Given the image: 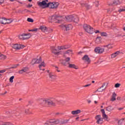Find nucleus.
<instances>
[{"label": "nucleus", "mask_w": 125, "mask_h": 125, "mask_svg": "<svg viewBox=\"0 0 125 125\" xmlns=\"http://www.w3.org/2000/svg\"><path fill=\"white\" fill-rule=\"evenodd\" d=\"M67 53H70V52H71V50H68L67 51H66Z\"/></svg>", "instance_id": "864d4df0"}, {"label": "nucleus", "mask_w": 125, "mask_h": 125, "mask_svg": "<svg viewBox=\"0 0 125 125\" xmlns=\"http://www.w3.org/2000/svg\"><path fill=\"white\" fill-rule=\"evenodd\" d=\"M28 31L29 32H37L38 28H34L33 29L29 30Z\"/></svg>", "instance_id": "e433bc0d"}, {"label": "nucleus", "mask_w": 125, "mask_h": 125, "mask_svg": "<svg viewBox=\"0 0 125 125\" xmlns=\"http://www.w3.org/2000/svg\"><path fill=\"white\" fill-rule=\"evenodd\" d=\"M27 21L28 22H31V23H33V22H34V20H33V19H31L30 18H28L27 19Z\"/></svg>", "instance_id": "c9c22d12"}, {"label": "nucleus", "mask_w": 125, "mask_h": 125, "mask_svg": "<svg viewBox=\"0 0 125 125\" xmlns=\"http://www.w3.org/2000/svg\"><path fill=\"white\" fill-rule=\"evenodd\" d=\"M87 103H88V104H89L90 103H91V101L88 100L87 101Z\"/></svg>", "instance_id": "6e6d98bb"}, {"label": "nucleus", "mask_w": 125, "mask_h": 125, "mask_svg": "<svg viewBox=\"0 0 125 125\" xmlns=\"http://www.w3.org/2000/svg\"><path fill=\"white\" fill-rule=\"evenodd\" d=\"M0 57H1V59H6V56H5L4 55L0 54Z\"/></svg>", "instance_id": "4c0bfd02"}, {"label": "nucleus", "mask_w": 125, "mask_h": 125, "mask_svg": "<svg viewBox=\"0 0 125 125\" xmlns=\"http://www.w3.org/2000/svg\"><path fill=\"white\" fill-rule=\"evenodd\" d=\"M104 47H106L108 50H109V49H111V48H113V44H109L108 45H104Z\"/></svg>", "instance_id": "4be33fe9"}, {"label": "nucleus", "mask_w": 125, "mask_h": 125, "mask_svg": "<svg viewBox=\"0 0 125 125\" xmlns=\"http://www.w3.org/2000/svg\"><path fill=\"white\" fill-rule=\"evenodd\" d=\"M48 0H44L42 2H40L38 3V5L42 7V8H45V7H49V8H57L59 5V2H49L47 3Z\"/></svg>", "instance_id": "f257e3e1"}, {"label": "nucleus", "mask_w": 125, "mask_h": 125, "mask_svg": "<svg viewBox=\"0 0 125 125\" xmlns=\"http://www.w3.org/2000/svg\"><path fill=\"white\" fill-rule=\"evenodd\" d=\"M104 87V85H103L101 87L99 88L97 91H98V92H102L103 90H104V89H103Z\"/></svg>", "instance_id": "a878e982"}, {"label": "nucleus", "mask_w": 125, "mask_h": 125, "mask_svg": "<svg viewBox=\"0 0 125 125\" xmlns=\"http://www.w3.org/2000/svg\"><path fill=\"white\" fill-rule=\"evenodd\" d=\"M92 83H94V81H92Z\"/></svg>", "instance_id": "338daca9"}, {"label": "nucleus", "mask_w": 125, "mask_h": 125, "mask_svg": "<svg viewBox=\"0 0 125 125\" xmlns=\"http://www.w3.org/2000/svg\"><path fill=\"white\" fill-rule=\"evenodd\" d=\"M94 103H95V104H97L98 102H97V101H94Z\"/></svg>", "instance_id": "4d7b16f0"}, {"label": "nucleus", "mask_w": 125, "mask_h": 125, "mask_svg": "<svg viewBox=\"0 0 125 125\" xmlns=\"http://www.w3.org/2000/svg\"><path fill=\"white\" fill-rule=\"evenodd\" d=\"M44 101L46 105L52 107H55V106H56V103L58 102L57 99L55 98H49L45 99Z\"/></svg>", "instance_id": "f03ea898"}, {"label": "nucleus", "mask_w": 125, "mask_h": 125, "mask_svg": "<svg viewBox=\"0 0 125 125\" xmlns=\"http://www.w3.org/2000/svg\"><path fill=\"white\" fill-rule=\"evenodd\" d=\"M60 27L63 31H69V30H72L73 29V26L71 24H62Z\"/></svg>", "instance_id": "0eeeda50"}, {"label": "nucleus", "mask_w": 125, "mask_h": 125, "mask_svg": "<svg viewBox=\"0 0 125 125\" xmlns=\"http://www.w3.org/2000/svg\"><path fill=\"white\" fill-rule=\"evenodd\" d=\"M9 114H14V112H13V111H12V110H9Z\"/></svg>", "instance_id": "09e8293b"}, {"label": "nucleus", "mask_w": 125, "mask_h": 125, "mask_svg": "<svg viewBox=\"0 0 125 125\" xmlns=\"http://www.w3.org/2000/svg\"><path fill=\"white\" fill-rule=\"evenodd\" d=\"M123 108H118V110H123Z\"/></svg>", "instance_id": "13d9d810"}, {"label": "nucleus", "mask_w": 125, "mask_h": 125, "mask_svg": "<svg viewBox=\"0 0 125 125\" xmlns=\"http://www.w3.org/2000/svg\"><path fill=\"white\" fill-rule=\"evenodd\" d=\"M32 6H33V5L32 4H28V5H27V7L28 8H30V7H32Z\"/></svg>", "instance_id": "49530a36"}, {"label": "nucleus", "mask_w": 125, "mask_h": 125, "mask_svg": "<svg viewBox=\"0 0 125 125\" xmlns=\"http://www.w3.org/2000/svg\"><path fill=\"white\" fill-rule=\"evenodd\" d=\"M40 29L42 32H46V31H47V28H46V27H45L44 26H40Z\"/></svg>", "instance_id": "5701e85b"}, {"label": "nucleus", "mask_w": 125, "mask_h": 125, "mask_svg": "<svg viewBox=\"0 0 125 125\" xmlns=\"http://www.w3.org/2000/svg\"><path fill=\"white\" fill-rule=\"evenodd\" d=\"M104 49L100 47H97L95 48L94 51L96 53L101 54L104 52Z\"/></svg>", "instance_id": "9b49d317"}, {"label": "nucleus", "mask_w": 125, "mask_h": 125, "mask_svg": "<svg viewBox=\"0 0 125 125\" xmlns=\"http://www.w3.org/2000/svg\"><path fill=\"white\" fill-rule=\"evenodd\" d=\"M82 60L84 61V62H86V64H90V58L87 55H85L83 58Z\"/></svg>", "instance_id": "9d476101"}, {"label": "nucleus", "mask_w": 125, "mask_h": 125, "mask_svg": "<svg viewBox=\"0 0 125 125\" xmlns=\"http://www.w3.org/2000/svg\"><path fill=\"white\" fill-rule=\"evenodd\" d=\"M32 63L33 64H40V63H41V64L39 65L40 70H42V71H44V69L42 68V67H43V68L45 67V65L44 64V62H42V57H40L39 59H34L32 61Z\"/></svg>", "instance_id": "20e7f679"}, {"label": "nucleus", "mask_w": 125, "mask_h": 125, "mask_svg": "<svg viewBox=\"0 0 125 125\" xmlns=\"http://www.w3.org/2000/svg\"><path fill=\"white\" fill-rule=\"evenodd\" d=\"M116 96H117V94L113 92L112 95V97L110 99V101H115L116 100Z\"/></svg>", "instance_id": "412c9836"}, {"label": "nucleus", "mask_w": 125, "mask_h": 125, "mask_svg": "<svg viewBox=\"0 0 125 125\" xmlns=\"http://www.w3.org/2000/svg\"><path fill=\"white\" fill-rule=\"evenodd\" d=\"M120 53H121V52L119 51H117V52H115L114 53L111 55V58L112 59L115 58V57H117V56H118V55H119Z\"/></svg>", "instance_id": "a211bd4d"}, {"label": "nucleus", "mask_w": 125, "mask_h": 125, "mask_svg": "<svg viewBox=\"0 0 125 125\" xmlns=\"http://www.w3.org/2000/svg\"><path fill=\"white\" fill-rule=\"evenodd\" d=\"M32 37V35L31 34H23V38H24V40H28L30 39Z\"/></svg>", "instance_id": "f3484780"}, {"label": "nucleus", "mask_w": 125, "mask_h": 125, "mask_svg": "<svg viewBox=\"0 0 125 125\" xmlns=\"http://www.w3.org/2000/svg\"><path fill=\"white\" fill-rule=\"evenodd\" d=\"M83 121H84V120H81L82 122H83Z\"/></svg>", "instance_id": "69168bd1"}, {"label": "nucleus", "mask_w": 125, "mask_h": 125, "mask_svg": "<svg viewBox=\"0 0 125 125\" xmlns=\"http://www.w3.org/2000/svg\"><path fill=\"white\" fill-rule=\"evenodd\" d=\"M71 60V58L70 57H67L65 59V62H69Z\"/></svg>", "instance_id": "79ce46f5"}, {"label": "nucleus", "mask_w": 125, "mask_h": 125, "mask_svg": "<svg viewBox=\"0 0 125 125\" xmlns=\"http://www.w3.org/2000/svg\"><path fill=\"white\" fill-rule=\"evenodd\" d=\"M4 1V0H0V4L1 3H3V2Z\"/></svg>", "instance_id": "603ef678"}, {"label": "nucleus", "mask_w": 125, "mask_h": 125, "mask_svg": "<svg viewBox=\"0 0 125 125\" xmlns=\"http://www.w3.org/2000/svg\"><path fill=\"white\" fill-rule=\"evenodd\" d=\"M120 2L118 0L113 2V4H115V5H117V4H120Z\"/></svg>", "instance_id": "f704fd0d"}, {"label": "nucleus", "mask_w": 125, "mask_h": 125, "mask_svg": "<svg viewBox=\"0 0 125 125\" xmlns=\"http://www.w3.org/2000/svg\"><path fill=\"white\" fill-rule=\"evenodd\" d=\"M61 17H57L56 18V19L57 20H58V23H62V21H63L62 19H61Z\"/></svg>", "instance_id": "bb28decb"}, {"label": "nucleus", "mask_w": 125, "mask_h": 125, "mask_svg": "<svg viewBox=\"0 0 125 125\" xmlns=\"http://www.w3.org/2000/svg\"><path fill=\"white\" fill-rule=\"evenodd\" d=\"M23 73H25V71H24L23 68H22L21 70L19 71V74H23Z\"/></svg>", "instance_id": "ea45409f"}, {"label": "nucleus", "mask_w": 125, "mask_h": 125, "mask_svg": "<svg viewBox=\"0 0 125 125\" xmlns=\"http://www.w3.org/2000/svg\"><path fill=\"white\" fill-rule=\"evenodd\" d=\"M95 42L96 43H100L101 42V37H98L96 39Z\"/></svg>", "instance_id": "b1692460"}, {"label": "nucleus", "mask_w": 125, "mask_h": 125, "mask_svg": "<svg viewBox=\"0 0 125 125\" xmlns=\"http://www.w3.org/2000/svg\"><path fill=\"white\" fill-rule=\"evenodd\" d=\"M68 122H69V120H65L62 122V124H67Z\"/></svg>", "instance_id": "a18cd8bd"}, {"label": "nucleus", "mask_w": 125, "mask_h": 125, "mask_svg": "<svg viewBox=\"0 0 125 125\" xmlns=\"http://www.w3.org/2000/svg\"><path fill=\"white\" fill-rule=\"evenodd\" d=\"M111 11H112V10H111L110 9H107V12L108 13H110L111 12Z\"/></svg>", "instance_id": "8fccbe9b"}, {"label": "nucleus", "mask_w": 125, "mask_h": 125, "mask_svg": "<svg viewBox=\"0 0 125 125\" xmlns=\"http://www.w3.org/2000/svg\"><path fill=\"white\" fill-rule=\"evenodd\" d=\"M10 1H14V0H10Z\"/></svg>", "instance_id": "0e129e2a"}, {"label": "nucleus", "mask_w": 125, "mask_h": 125, "mask_svg": "<svg viewBox=\"0 0 125 125\" xmlns=\"http://www.w3.org/2000/svg\"><path fill=\"white\" fill-rule=\"evenodd\" d=\"M0 24H3V25H6V23H8L9 22H6V18H0Z\"/></svg>", "instance_id": "2eb2a0df"}, {"label": "nucleus", "mask_w": 125, "mask_h": 125, "mask_svg": "<svg viewBox=\"0 0 125 125\" xmlns=\"http://www.w3.org/2000/svg\"><path fill=\"white\" fill-rule=\"evenodd\" d=\"M120 86H121V84L119 83H117L115 85V87H116V88L120 87Z\"/></svg>", "instance_id": "37998d69"}, {"label": "nucleus", "mask_w": 125, "mask_h": 125, "mask_svg": "<svg viewBox=\"0 0 125 125\" xmlns=\"http://www.w3.org/2000/svg\"><path fill=\"white\" fill-rule=\"evenodd\" d=\"M66 19L68 21H74V22H76V23H78V22H79V18L78 17H77L76 19L74 17V16H67V17L66 18Z\"/></svg>", "instance_id": "1a4fd4ad"}, {"label": "nucleus", "mask_w": 125, "mask_h": 125, "mask_svg": "<svg viewBox=\"0 0 125 125\" xmlns=\"http://www.w3.org/2000/svg\"><path fill=\"white\" fill-rule=\"evenodd\" d=\"M32 0H28V1H29V2H32Z\"/></svg>", "instance_id": "680f3d73"}, {"label": "nucleus", "mask_w": 125, "mask_h": 125, "mask_svg": "<svg viewBox=\"0 0 125 125\" xmlns=\"http://www.w3.org/2000/svg\"><path fill=\"white\" fill-rule=\"evenodd\" d=\"M13 20H11V19H6V24H10L11 23H12ZM8 22V23H7Z\"/></svg>", "instance_id": "c756f323"}, {"label": "nucleus", "mask_w": 125, "mask_h": 125, "mask_svg": "<svg viewBox=\"0 0 125 125\" xmlns=\"http://www.w3.org/2000/svg\"><path fill=\"white\" fill-rule=\"evenodd\" d=\"M59 124V120L58 119H51L47 120L46 122L44 123L45 125H58Z\"/></svg>", "instance_id": "423d86ee"}, {"label": "nucleus", "mask_w": 125, "mask_h": 125, "mask_svg": "<svg viewBox=\"0 0 125 125\" xmlns=\"http://www.w3.org/2000/svg\"><path fill=\"white\" fill-rule=\"evenodd\" d=\"M79 118H80V117H77V118H76V120H79Z\"/></svg>", "instance_id": "052dcab7"}, {"label": "nucleus", "mask_w": 125, "mask_h": 125, "mask_svg": "<svg viewBox=\"0 0 125 125\" xmlns=\"http://www.w3.org/2000/svg\"><path fill=\"white\" fill-rule=\"evenodd\" d=\"M95 119L96 121V124L97 125H102L104 123L103 118L101 117V115H97L95 117Z\"/></svg>", "instance_id": "6e6552de"}, {"label": "nucleus", "mask_w": 125, "mask_h": 125, "mask_svg": "<svg viewBox=\"0 0 125 125\" xmlns=\"http://www.w3.org/2000/svg\"><path fill=\"white\" fill-rule=\"evenodd\" d=\"M20 64H14L12 67V69H16V68H17L18 66H20Z\"/></svg>", "instance_id": "2f4dec72"}, {"label": "nucleus", "mask_w": 125, "mask_h": 125, "mask_svg": "<svg viewBox=\"0 0 125 125\" xmlns=\"http://www.w3.org/2000/svg\"><path fill=\"white\" fill-rule=\"evenodd\" d=\"M97 2V4H98L96 6H98V4H99V2L98 1H97V2Z\"/></svg>", "instance_id": "bf43d9fd"}, {"label": "nucleus", "mask_w": 125, "mask_h": 125, "mask_svg": "<svg viewBox=\"0 0 125 125\" xmlns=\"http://www.w3.org/2000/svg\"><path fill=\"white\" fill-rule=\"evenodd\" d=\"M83 28L84 31H85L86 33H88V34H93L94 33V28L88 24H84L83 25Z\"/></svg>", "instance_id": "39448f33"}, {"label": "nucleus", "mask_w": 125, "mask_h": 125, "mask_svg": "<svg viewBox=\"0 0 125 125\" xmlns=\"http://www.w3.org/2000/svg\"><path fill=\"white\" fill-rule=\"evenodd\" d=\"M68 48H70V46L68 45L62 46H58L57 49H55V47H51L52 52L55 55L59 54V53H60V52H59V50H61V49H68ZM58 51L59 52H58Z\"/></svg>", "instance_id": "7ed1b4c3"}, {"label": "nucleus", "mask_w": 125, "mask_h": 125, "mask_svg": "<svg viewBox=\"0 0 125 125\" xmlns=\"http://www.w3.org/2000/svg\"><path fill=\"white\" fill-rule=\"evenodd\" d=\"M14 79V76H12L9 79L10 83H13V79Z\"/></svg>", "instance_id": "72a5a7b5"}, {"label": "nucleus", "mask_w": 125, "mask_h": 125, "mask_svg": "<svg viewBox=\"0 0 125 125\" xmlns=\"http://www.w3.org/2000/svg\"><path fill=\"white\" fill-rule=\"evenodd\" d=\"M24 113L26 114H32V109H26L24 111Z\"/></svg>", "instance_id": "393cba45"}, {"label": "nucleus", "mask_w": 125, "mask_h": 125, "mask_svg": "<svg viewBox=\"0 0 125 125\" xmlns=\"http://www.w3.org/2000/svg\"><path fill=\"white\" fill-rule=\"evenodd\" d=\"M101 35L102 36V37H106V36H107V34L106 32H102L101 33Z\"/></svg>", "instance_id": "7c9ffc66"}, {"label": "nucleus", "mask_w": 125, "mask_h": 125, "mask_svg": "<svg viewBox=\"0 0 125 125\" xmlns=\"http://www.w3.org/2000/svg\"><path fill=\"white\" fill-rule=\"evenodd\" d=\"M6 70L5 69H3V70H0V76H2V75L1 74H3V73H5V72H6Z\"/></svg>", "instance_id": "473e14b6"}, {"label": "nucleus", "mask_w": 125, "mask_h": 125, "mask_svg": "<svg viewBox=\"0 0 125 125\" xmlns=\"http://www.w3.org/2000/svg\"><path fill=\"white\" fill-rule=\"evenodd\" d=\"M49 78H50V79H52V80H54V79L56 78V75H52V73H50Z\"/></svg>", "instance_id": "cd10ccee"}, {"label": "nucleus", "mask_w": 125, "mask_h": 125, "mask_svg": "<svg viewBox=\"0 0 125 125\" xmlns=\"http://www.w3.org/2000/svg\"><path fill=\"white\" fill-rule=\"evenodd\" d=\"M105 110L107 111V112H112V111L114 110V107L109 105L105 108Z\"/></svg>", "instance_id": "aec40b11"}, {"label": "nucleus", "mask_w": 125, "mask_h": 125, "mask_svg": "<svg viewBox=\"0 0 125 125\" xmlns=\"http://www.w3.org/2000/svg\"><path fill=\"white\" fill-rule=\"evenodd\" d=\"M62 65L64 66H67L68 65V63H67V62L63 61L62 62Z\"/></svg>", "instance_id": "58836bf2"}, {"label": "nucleus", "mask_w": 125, "mask_h": 125, "mask_svg": "<svg viewBox=\"0 0 125 125\" xmlns=\"http://www.w3.org/2000/svg\"><path fill=\"white\" fill-rule=\"evenodd\" d=\"M63 115V113H59V116H62Z\"/></svg>", "instance_id": "5fc2aeb1"}, {"label": "nucleus", "mask_w": 125, "mask_h": 125, "mask_svg": "<svg viewBox=\"0 0 125 125\" xmlns=\"http://www.w3.org/2000/svg\"><path fill=\"white\" fill-rule=\"evenodd\" d=\"M95 34H97L98 33H100V31H99V30H96L95 31Z\"/></svg>", "instance_id": "3c124183"}, {"label": "nucleus", "mask_w": 125, "mask_h": 125, "mask_svg": "<svg viewBox=\"0 0 125 125\" xmlns=\"http://www.w3.org/2000/svg\"><path fill=\"white\" fill-rule=\"evenodd\" d=\"M118 125H125V118H122L118 121Z\"/></svg>", "instance_id": "4468645a"}, {"label": "nucleus", "mask_w": 125, "mask_h": 125, "mask_svg": "<svg viewBox=\"0 0 125 125\" xmlns=\"http://www.w3.org/2000/svg\"><path fill=\"white\" fill-rule=\"evenodd\" d=\"M123 30H124V31H125V27H124L123 28Z\"/></svg>", "instance_id": "e2e57ef3"}, {"label": "nucleus", "mask_w": 125, "mask_h": 125, "mask_svg": "<svg viewBox=\"0 0 125 125\" xmlns=\"http://www.w3.org/2000/svg\"><path fill=\"white\" fill-rule=\"evenodd\" d=\"M18 38H19V39H20V40H22V41H24V39H25L24 38V34H21V35H19L18 36Z\"/></svg>", "instance_id": "c85d7f7f"}, {"label": "nucleus", "mask_w": 125, "mask_h": 125, "mask_svg": "<svg viewBox=\"0 0 125 125\" xmlns=\"http://www.w3.org/2000/svg\"><path fill=\"white\" fill-rule=\"evenodd\" d=\"M101 108H103V106L102 105V106H101Z\"/></svg>", "instance_id": "774afa93"}, {"label": "nucleus", "mask_w": 125, "mask_h": 125, "mask_svg": "<svg viewBox=\"0 0 125 125\" xmlns=\"http://www.w3.org/2000/svg\"><path fill=\"white\" fill-rule=\"evenodd\" d=\"M82 113V110L81 109H78L76 110H73L71 111L72 115H79Z\"/></svg>", "instance_id": "dca6fc26"}, {"label": "nucleus", "mask_w": 125, "mask_h": 125, "mask_svg": "<svg viewBox=\"0 0 125 125\" xmlns=\"http://www.w3.org/2000/svg\"><path fill=\"white\" fill-rule=\"evenodd\" d=\"M101 111L102 113V119H103V120H105V121H107L108 116H107L106 113H105V110L104 109H102L101 110Z\"/></svg>", "instance_id": "ddd939ff"}, {"label": "nucleus", "mask_w": 125, "mask_h": 125, "mask_svg": "<svg viewBox=\"0 0 125 125\" xmlns=\"http://www.w3.org/2000/svg\"><path fill=\"white\" fill-rule=\"evenodd\" d=\"M12 47L14 49H22V48H24L25 46L21 44H14L12 45Z\"/></svg>", "instance_id": "f8f14e48"}, {"label": "nucleus", "mask_w": 125, "mask_h": 125, "mask_svg": "<svg viewBox=\"0 0 125 125\" xmlns=\"http://www.w3.org/2000/svg\"><path fill=\"white\" fill-rule=\"evenodd\" d=\"M23 69L25 73H26V72H28L29 71V68H28V67H23Z\"/></svg>", "instance_id": "a19ab883"}, {"label": "nucleus", "mask_w": 125, "mask_h": 125, "mask_svg": "<svg viewBox=\"0 0 125 125\" xmlns=\"http://www.w3.org/2000/svg\"><path fill=\"white\" fill-rule=\"evenodd\" d=\"M90 85H91L90 84H86V85H85L84 86H83V87H87L88 86H90Z\"/></svg>", "instance_id": "de8ad7c7"}, {"label": "nucleus", "mask_w": 125, "mask_h": 125, "mask_svg": "<svg viewBox=\"0 0 125 125\" xmlns=\"http://www.w3.org/2000/svg\"><path fill=\"white\" fill-rule=\"evenodd\" d=\"M56 71H57L59 73L61 72L60 70H59V68L57 66H55Z\"/></svg>", "instance_id": "c03bdc74"}, {"label": "nucleus", "mask_w": 125, "mask_h": 125, "mask_svg": "<svg viewBox=\"0 0 125 125\" xmlns=\"http://www.w3.org/2000/svg\"><path fill=\"white\" fill-rule=\"evenodd\" d=\"M68 64L69 65L68 67L71 68L72 69H76V70L78 69V67L75 64H71L70 62H68Z\"/></svg>", "instance_id": "6ab92c4d"}]
</instances>
